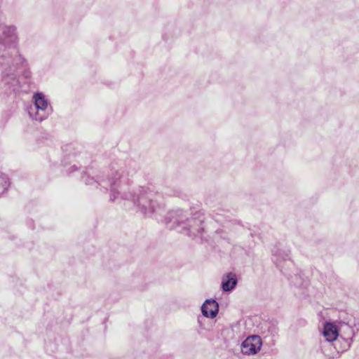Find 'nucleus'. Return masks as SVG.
I'll return each instance as SVG.
<instances>
[{
    "mask_svg": "<svg viewBox=\"0 0 359 359\" xmlns=\"http://www.w3.org/2000/svg\"><path fill=\"white\" fill-rule=\"evenodd\" d=\"M121 177V175L117 172L115 174L114 179L113 178L111 182L110 200L111 201L118 200L119 195H121L122 199L133 201L137 210L148 217H151L161 210V205L158 201V195L148 187H140L134 193L126 192L122 187L121 191H118V180Z\"/></svg>",
    "mask_w": 359,
    "mask_h": 359,
    "instance_id": "f257e3e1",
    "label": "nucleus"
},
{
    "mask_svg": "<svg viewBox=\"0 0 359 359\" xmlns=\"http://www.w3.org/2000/svg\"><path fill=\"white\" fill-rule=\"evenodd\" d=\"M323 335L328 341L337 339L339 333L337 327L331 323H327L324 325Z\"/></svg>",
    "mask_w": 359,
    "mask_h": 359,
    "instance_id": "0eeeda50",
    "label": "nucleus"
},
{
    "mask_svg": "<svg viewBox=\"0 0 359 359\" xmlns=\"http://www.w3.org/2000/svg\"><path fill=\"white\" fill-rule=\"evenodd\" d=\"M3 35L4 40L0 37V44L2 43L5 47L8 46L11 50V53L13 56L10 55V53H6L0 56V67L2 69L1 82L5 86H8L9 88H13L15 90L16 89L15 86H18V83L15 72L21 60L15 46L18 41L15 28L14 27H5L3 31Z\"/></svg>",
    "mask_w": 359,
    "mask_h": 359,
    "instance_id": "f03ea898",
    "label": "nucleus"
},
{
    "mask_svg": "<svg viewBox=\"0 0 359 359\" xmlns=\"http://www.w3.org/2000/svg\"><path fill=\"white\" fill-rule=\"evenodd\" d=\"M237 283L236 275L230 273L226 275V277L223 278L222 283V290L225 292H228L234 288Z\"/></svg>",
    "mask_w": 359,
    "mask_h": 359,
    "instance_id": "6e6552de",
    "label": "nucleus"
},
{
    "mask_svg": "<svg viewBox=\"0 0 359 359\" xmlns=\"http://www.w3.org/2000/svg\"><path fill=\"white\" fill-rule=\"evenodd\" d=\"M170 223H173L170 225V228H176L177 226H182L184 229L189 230L190 236H196L199 233L202 228L201 227V221H198L194 218L188 217V212L182 210H177L170 213Z\"/></svg>",
    "mask_w": 359,
    "mask_h": 359,
    "instance_id": "7ed1b4c3",
    "label": "nucleus"
},
{
    "mask_svg": "<svg viewBox=\"0 0 359 359\" xmlns=\"http://www.w3.org/2000/svg\"><path fill=\"white\" fill-rule=\"evenodd\" d=\"M219 311V306L216 301L212 299L206 300L201 306V311L204 316L213 318Z\"/></svg>",
    "mask_w": 359,
    "mask_h": 359,
    "instance_id": "423d86ee",
    "label": "nucleus"
},
{
    "mask_svg": "<svg viewBox=\"0 0 359 359\" xmlns=\"http://www.w3.org/2000/svg\"><path fill=\"white\" fill-rule=\"evenodd\" d=\"M261 338L257 335H252L246 338L241 344V351L245 355H254L261 348Z\"/></svg>",
    "mask_w": 359,
    "mask_h": 359,
    "instance_id": "39448f33",
    "label": "nucleus"
},
{
    "mask_svg": "<svg viewBox=\"0 0 359 359\" xmlns=\"http://www.w3.org/2000/svg\"><path fill=\"white\" fill-rule=\"evenodd\" d=\"M34 103V110L33 109L29 111V114L32 119L38 121H42L46 119L48 115L49 102L42 93H36L33 95Z\"/></svg>",
    "mask_w": 359,
    "mask_h": 359,
    "instance_id": "20e7f679",
    "label": "nucleus"
},
{
    "mask_svg": "<svg viewBox=\"0 0 359 359\" xmlns=\"http://www.w3.org/2000/svg\"><path fill=\"white\" fill-rule=\"evenodd\" d=\"M9 182L7 176L0 173V195L8 187Z\"/></svg>",
    "mask_w": 359,
    "mask_h": 359,
    "instance_id": "1a4fd4ad",
    "label": "nucleus"
}]
</instances>
